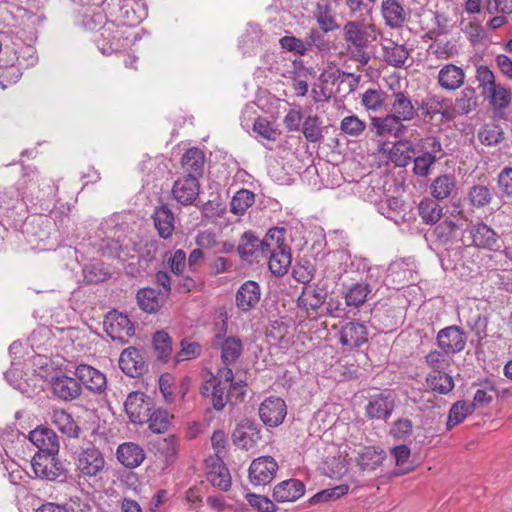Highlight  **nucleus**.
<instances>
[{"label": "nucleus", "mask_w": 512, "mask_h": 512, "mask_svg": "<svg viewBox=\"0 0 512 512\" xmlns=\"http://www.w3.org/2000/svg\"><path fill=\"white\" fill-rule=\"evenodd\" d=\"M368 340V329L365 324L350 321L345 323L339 331V342L348 349L358 348Z\"/></svg>", "instance_id": "a211bd4d"}, {"label": "nucleus", "mask_w": 512, "mask_h": 512, "mask_svg": "<svg viewBox=\"0 0 512 512\" xmlns=\"http://www.w3.org/2000/svg\"><path fill=\"white\" fill-rule=\"evenodd\" d=\"M74 374L80 381V384L93 393L101 394L107 387L106 376L90 365H78L75 368Z\"/></svg>", "instance_id": "2eb2a0df"}, {"label": "nucleus", "mask_w": 512, "mask_h": 512, "mask_svg": "<svg viewBox=\"0 0 512 512\" xmlns=\"http://www.w3.org/2000/svg\"><path fill=\"white\" fill-rule=\"evenodd\" d=\"M199 192V179L195 178V176L183 175L174 182L172 187L173 198L184 206L193 204Z\"/></svg>", "instance_id": "ddd939ff"}, {"label": "nucleus", "mask_w": 512, "mask_h": 512, "mask_svg": "<svg viewBox=\"0 0 512 512\" xmlns=\"http://www.w3.org/2000/svg\"><path fill=\"white\" fill-rule=\"evenodd\" d=\"M467 232L468 236L462 235L461 237V241L464 245H474L493 251L500 248L498 234L483 222L472 225Z\"/></svg>", "instance_id": "39448f33"}, {"label": "nucleus", "mask_w": 512, "mask_h": 512, "mask_svg": "<svg viewBox=\"0 0 512 512\" xmlns=\"http://www.w3.org/2000/svg\"><path fill=\"white\" fill-rule=\"evenodd\" d=\"M105 8L118 25L133 27L145 19L147 13L141 0H105Z\"/></svg>", "instance_id": "f03ea898"}, {"label": "nucleus", "mask_w": 512, "mask_h": 512, "mask_svg": "<svg viewBox=\"0 0 512 512\" xmlns=\"http://www.w3.org/2000/svg\"><path fill=\"white\" fill-rule=\"evenodd\" d=\"M468 199L473 207L482 208L492 201L493 193L485 185H474L469 189Z\"/></svg>", "instance_id": "6e6d98bb"}, {"label": "nucleus", "mask_w": 512, "mask_h": 512, "mask_svg": "<svg viewBox=\"0 0 512 512\" xmlns=\"http://www.w3.org/2000/svg\"><path fill=\"white\" fill-rule=\"evenodd\" d=\"M477 107L476 90L472 87H466L462 90L460 96L455 101V109L461 115H466Z\"/></svg>", "instance_id": "8fccbe9b"}, {"label": "nucleus", "mask_w": 512, "mask_h": 512, "mask_svg": "<svg viewBox=\"0 0 512 512\" xmlns=\"http://www.w3.org/2000/svg\"><path fill=\"white\" fill-rule=\"evenodd\" d=\"M137 303L147 313H156L164 305L166 296L153 288H142L137 292Z\"/></svg>", "instance_id": "7c9ffc66"}, {"label": "nucleus", "mask_w": 512, "mask_h": 512, "mask_svg": "<svg viewBox=\"0 0 512 512\" xmlns=\"http://www.w3.org/2000/svg\"><path fill=\"white\" fill-rule=\"evenodd\" d=\"M279 44L282 49L299 56H304L309 52V44L295 36H283L279 39Z\"/></svg>", "instance_id": "0e129e2a"}, {"label": "nucleus", "mask_w": 512, "mask_h": 512, "mask_svg": "<svg viewBox=\"0 0 512 512\" xmlns=\"http://www.w3.org/2000/svg\"><path fill=\"white\" fill-rule=\"evenodd\" d=\"M305 493V485L298 479H288L278 483L273 489V498L276 502H294Z\"/></svg>", "instance_id": "b1692460"}, {"label": "nucleus", "mask_w": 512, "mask_h": 512, "mask_svg": "<svg viewBox=\"0 0 512 512\" xmlns=\"http://www.w3.org/2000/svg\"><path fill=\"white\" fill-rule=\"evenodd\" d=\"M118 26L114 20L107 22L101 28L99 35L95 37L94 41L102 54L110 55L123 47L122 33Z\"/></svg>", "instance_id": "f8f14e48"}, {"label": "nucleus", "mask_w": 512, "mask_h": 512, "mask_svg": "<svg viewBox=\"0 0 512 512\" xmlns=\"http://www.w3.org/2000/svg\"><path fill=\"white\" fill-rule=\"evenodd\" d=\"M243 381H234L231 368L221 367L216 374L208 372L200 386V394L210 400L216 411H222L231 399L232 392L244 395Z\"/></svg>", "instance_id": "f257e3e1"}, {"label": "nucleus", "mask_w": 512, "mask_h": 512, "mask_svg": "<svg viewBox=\"0 0 512 512\" xmlns=\"http://www.w3.org/2000/svg\"><path fill=\"white\" fill-rule=\"evenodd\" d=\"M258 438V433L252 427H237L233 433L235 445L245 450L252 449Z\"/></svg>", "instance_id": "4d7b16f0"}, {"label": "nucleus", "mask_w": 512, "mask_h": 512, "mask_svg": "<svg viewBox=\"0 0 512 512\" xmlns=\"http://www.w3.org/2000/svg\"><path fill=\"white\" fill-rule=\"evenodd\" d=\"M482 144L493 146L499 144L504 139V132L499 125H485L478 133Z\"/></svg>", "instance_id": "e2e57ef3"}, {"label": "nucleus", "mask_w": 512, "mask_h": 512, "mask_svg": "<svg viewBox=\"0 0 512 512\" xmlns=\"http://www.w3.org/2000/svg\"><path fill=\"white\" fill-rule=\"evenodd\" d=\"M456 188L454 176L440 175L430 185V193L436 200H444L451 196Z\"/></svg>", "instance_id": "e433bc0d"}, {"label": "nucleus", "mask_w": 512, "mask_h": 512, "mask_svg": "<svg viewBox=\"0 0 512 512\" xmlns=\"http://www.w3.org/2000/svg\"><path fill=\"white\" fill-rule=\"evenodd\" d=\"M285 229L274 227L268 230L264 238L261 240V256L267 257V252L289 247L285 244Z\"/></svg>", "instance_id": "58836bf2"}, {"label": "nucleus", "mask_w": 512, "mask_h": 512, "mask_svg": "<svg viewBox=\"0 0 512 512\" xmlns=\"http://www.w3.org/2000/svg\"><path fill=\"white\" fill-rule=\"evenodd\" d=\"M392 97L391 113L404 122L413 120L418 115V109L414 107L411 99L404 92H395Z\"/></svg>", "instance_id": "c85d7f7f"}, {"label": "nucleus", "mask_w": 512, "mask_h": 512, "mask_svg": "<svg viewBox=\"0 0 512 512\" xmlns=\"http://www.w3.org/2000/svg\"><path fill=\"white\" fill-rule=\"evenodd\" d=\"M483 96L489 100L490 105L497 112L507 109L512 99L510 89L501 84H497Z\"/></svg>", "instance_id": "4c0bfd02"}, {"label": "nucleus", "mask_w": 512, "mask_h": 512, "mask_svg": "<svg viewBox=\"0 0 512 512\" xmlns=\"http://www.w3.org/2000/svg\"><path fill=\"white\" fill-rule=\"evenodd\" d=\"M387 280L396 286H405L417 280L415 265L410 260H398L388 267Z\"/></svg>", "instance_id": "aec40b11"}, {"label": "nucleus", "mask_w": 512, "mask_h": 512, "mask_svg": "<svg viewBox=\"0 0 512 512\" xmlns=\"http://www.w3.org/2000/svg\"><path fill=\"white\" fill-rule=\"evenodd\" d=\"M119 367L130 377L142 375L147 368L141 352L134 347L123 350L119 358Z\"/></svg>", "instance_id": "5701e85b"}, {"label": "nucleus", "mask_w": 512, "mask_h": 512, "mask_svg": "<svg viewBox=\"0 0 512 512\" xmlns=\"http://www.w3.org/2000/svg\"><path fill=\"white\" fill-rule=\"evenodd\" d=\"M75 465L79 481L96 479L104 470L105 459L98 448L89 445L78 453Z\"/></svg>", "instance_id": "20e7f679"}, {"label": "nucleus", "mask_w": 512, "mask_h": 512, "mask_svg": "<svg viewBox=\"0 0 512 512\" xmlns=\"http://www.w3.org/2000/svg\"><path fill=\"white\" fill-rule=\"evenodd\" d=\"M215 338L219 346L223 367L233 370L234 365L240 359L243 352L242 340L237 336L222 337L220 334H217Z\"/></svg>", "instance_id": "4468645a"}, {"label": "nucleus", "mask_w": 512, "mask_h": 512, "mask_svg": "<svg viewBox=\"0 0 512 512\" xmlns=\"http://www.w3.org/2000/svg\"><path fill=\"white\" fill-rule=\"evenodd\" d=\"M428 387L439 394L446 395L454 388L453 378L445 373H429L426 378Z\"/></svg>", "instance_id": "79ce46f5"}, {"label": "nucleus", "mask_w": 512, "mask_h": 512, "mask_svg": "<svg viewBox=\"0 0 512 512\" xmlns=\"http://www.w3.org/2000/svg\"><path fill=\"white\" fill-rule=\"evenodd\" d=\"M365 129L366 123L356 115L346 116L340 123V130L350 137H359Z\"/></svg>", "instance_id": "680f3d73"}, {"label": "nucleus", "mask_w": 512, "mask_h": 512, "mask_svg": "<svg viewBox=\"0 0 512 512\" xmlns=\"http://www.w3.org/2000/svg\"><path fill=\"white\" fill-rule=\"evenodd\" d=\"M267 257H269V269L274 275L283 276L288 272L291 266L289 247H282V249L267 252Z\"/></svg>", "instance_id": "473e14b6"}, {"label": "nucleus", "mask_w": 512, "mask_h": 512, "mask_svg": "<svg viewBox=\"0 0 512 512\" xmlns=\"http://www.w3.org/2000/svg\"><path fill=\"white\" fill-rule=\"evenodd\" d=\"M475 78L478 82V87L481 89L482 95H485L497 85L493 71L486 65H479L476 67Z\"/></svg>", "instance_id": "052dcab7"}, {"label": "nucleus", "mask_w": 512, "mask_h": 512, "mask_svg": "<svg viewBox=\"0 0 512 512\" xmlns=\"http://www.w3.org/2000/svg\"><path fill=\"white\" fill-rule=\"evenodd\" d=\"M56 454L37 452L31 461L36 477L45 480H55L62 474V465L55 458Z\"/></svg>", "instance_id": "1a4fd4ad"}, {"label": "nucleus", "mask_w": 512, "mask_h": 512, "mask_svg": "<svg viewBox=\"0 0 512 512\" xmlns=\"http://www.w3.org/2000/svg\"><path fill=\"white\" fill-rule=\"evenodd\" d=\"M124 408L132 423L144 424L147 422L149 412L153 408V402L151 398L144 393L134 391L127 396Z\"/></svg>", "instance_id": "423d86ee"}, {"label": "nucleus", "mask_w": 512, "mask_h": 512, "mask_svg": "<svg viewBox=\"0 0 512 512\" xmlns=\"http://www.w3.org/2000/svg\"><path fill=\"white\" fill-rule=\"evenodd\" d=\"M254 203V193L241 189L236 192L230 203V210L235 215H243Z\"/></svg>", "instance_id": "5fc2aeb1"}, {"label": "nucleus", "mask_w": 512, "mask_h": 512, "mask_svg": "<svg viewBox=\"0 0 512 512\" xmlns=\"http://www.w3.org/2000/svg\"><path fill=\"white\" fill-rule=\"evenodd\" d=\"M418 149L419 153L428 157H435L438 161L445 155L440 140L435 136L421 138L418 143Z\"/></svg>", "instance_id": "3c124183"}, {"label": "nucleus", "mask_w": 512, "mask_h": 512, "mask_svg": "<svg viewBox=\"0 0 512 512\" xmlns=\"http://www.w3.org/2000/svg\"><path fill=\"white\" fill-rule=\"evenodd\" d=\"M474 411V405L460 400L455 402L449 410L447 429H452L456 425L460 424L465 418Z\"/></svg>", "instance_id": "de8ad7c7"}, {"label": "nucleus", "mask_w": 512, "mask_h": 512, "mask_svg": "<svg viewBox=\"0 0 512 512\" xmlns=\"http://www.w3.org/2000/svg\"><path fill=\"white\" fill-rule=\"evenodd\" d=\"M313 16L324 33L331 32L339 28L333 9L327 1L317 3Z\"/></svg>", "instance_id": "f704fd0d"}, {"label": "nucleus", "mask_w": 512, "mask_h": 512, "mask_svg": "<svg viewBox=\"0 0 512 512\" xmlns=\"http://www.w3.org/2000/svg\"><path fill=\"white\" fill-rule=\"evenodd\" d=\"M378 211L386 218L398 223L404 211L403 201L397 197H388L380 203Z\"/></svg>", "instance_id": "864d4df0"}, {"label": "nucleus", "mask_w": 512, "mask_h": 512, "mask_svg": "<svg viewBox=\"0 0 512 512\" xmlns=\"http://www.w3.org/2000/svg\"><path fill=\"white\" fill-rule=\"evenodd\" d=\"M394 410V399L390 391L372 395L365 407L369 419L387 420Z\"/></svg>", "instance_id": "9d476101"}, {"label": "nucleus", "mask_w": 512, "mask_h": 512, "mask_svg": "<svg viewBox=\"0 0 512 512\" xmlns=\"http://www.w3.org/2000/svg\"><path fill=\"white\" fill-rule=\"evenodd\" d=\"M321 120L317 115H309L305 118L302 132L308 142L316 143L323 138Z\"/></svg>", "instance_id": "603ef678"}, {"label": "nucleus", "mask_w": 512, "mask_h": 512, "mask_svg": "<svg viewBox=\"0 0 512 512\" xmlns=\"http://www.w3.org/2000/svg\"><path fill=\"white\" fill-rule=\"evenodd\" d=\"M259 43L260 30L253 26L247 29L239 40V46L244 50V53L254 50L259 46Z\"/></svg>", "instance_id": "774afa93"}, {"label": "nucleus", "mask_w": 512, "mask_h": 512, "mask_svg": "<svg viewBox=\"0 0 512 512\" xmlns=\"http://www.w3.org/2000/svg\"><path fill=\"white\" fill-rule=\"evenodd\" d=\"M381 14L385 24L397 29L407 21V12L398 0H384L381 5Z\"/></svg>", "instance_id": "a878e982"}, {"label": "nucleus", "mask_w": 512, "mask_h": 512, "mask_svg": "<svg viewBox=\"0 0 512 512\" xmlns=\"http://www.w3.org/2000/svg\"><path fill=\"white\" fill-rule=\"evenodd\" d=\"M104 328L112 340L121 343H127L135 331L134 325L128 316L116 311L110 312L105 317Z\"/></svg>", "instance_id": "0eeeda50"}, {"label": "nucleus", "mask_w": 512, "mask_h": 512, "mask_svg": "<svg viewBox=\"0 0 512 512\" xmlns=\"http://www.w3.org/2000/svg\"><path fill=\"white\" fill-rule=\"evenodd\" d=\"M172 416L163 408H157L149 412L148 427L153 433L161 434L168 430Z\"/></svg>", "instance_id": "a18cd8bd"}, {"label": "nucleus", "mask_w": 512, "mask_h": 512, "mask_svg": "<svg viewBox=\"0 0 512 512\" xmlns=\"http://www.w3.org/2000/svg\"><path fill=\"white\" fill-rule=\"evenodd\" d=\"M287 414L286 404L279 397L265 399L259 407V416L263 423L270 427L280 425Z\"/></svg>", "instance_id": "dca6fc26"}, {"label": "nucleus", "mask_w": 512, "mask_h": 512, "mask_svg": "<svg viewBox=\"0 0 512 512\" xmlns=\"http://www.w3.org/2000/svg\"><path fill=\"white\" fill-rule=\"evenodd\" d=\"M465 73L462 68L447 64L438 73V83L445 90H456L464 84Z\"/></svg>", "instance_id": "c756f323"}, {"label": "nucleus", "mask_w": 512, "mask_h": 512, "mask_svg": "<svg viewBox=\"0 0 512 512\" xmlns=\"http://www.w3.org/2000/svg\"><path fill=\"white\" fill-rule=\"evenodd\" d=\"M208 480L214 487H217L222 491L229 490L231 486L230 473L225 466L219 465L217 468L209 472Z\"/></svg>", "instance_id": "69168bd1"}, {"label": "nucleus", "mask_w": 512, "mask_h": 512, "mask_svg": "<svg viewBox=\"0 0 512 512\" xmlns=\"http://www.w3.org/2000/svg\"><path fill=\"white\" fill-rule=\"evenodd\" d=\"M116 455L119 462L129 468L138 467L145 459V452L142 447L132 442L119 445Z\"/></svg>", "instance_id": "cd10ccee"}, {"label": "nucleus", "mask_w": 512, "mask_h": 512, "mask_svg": "<svg viewBox=\"0 0 512 512\" xmlns=\"http://www.w3.org/2000/svg\"><path fill=\"white\" fill-rule=\"evenodd\" d=\"M462 229L453 220H444L434 228V235L443 244L454 241L460 236Z\"/></svg>", "instance_id": "49530a36"}, {"label": "nucleus", "mask_w": 512, "mask_h": 512, "mask_svg": "<svg viewBox=\"0 0 512 512\" xmlns=\"http://www.w3.org/2000/svg\"><path fill=\"white\" fill-rule=\"evenodd\" d=\"M29 440L39 449L38 452L57 454L59 438L50 428L38 426L29 433Z\"/></svg>", "instance_id": "4be33fe9"}, {"label": "nucleus", "mask_w": 512, "mask_h": 512, "mask_svg": "<svg viewBox=\"0 0 512 512\" xmlns=\"http://www.w3.org/2000/svg\"><path fill=\"white\" fill-rule=\"evenodd\" d=\"M379 35L380 31L376 25L364 20L348 21L343 26L344 40L357 50L366 49Z\"/></svg>", "instance_id": "7ed1b4c3"}, {"label": "nucleus", "mask_w": 512, "mask_h": 512, "mask_svg": "<svg viewBox=\"0 0 512 512\" xmlns=\"http://www.w3.org/2000/svg\"><path fill=\"white\" fill-rule=\"evenodd\" d=\"M443 101L444 99L438 96L426 97L421 101L419 109L425 118L433 119L435 115L440 113L445 116V113L442 112Z\"/></svg>", "instance_id": "338daca9"}, {"label": "nucleus", "mask_w": 512, "mask_h": 512, "mask_svg": "<svg viewBox=\"0 0 512 512\" xmlns=\"http://www.w3.org/2000/svg\"><path fill=\"white\" fill-rule=\"evenodd\" d=\"M384 460L383 451L375 447H363L358 452L357 464L362 470H375Z\"/></svg>", "instance_id": "a19ab883"}, {"label": "nucleus", "mask_w": 512, "mask_h": 512, "mask_svg": "<svg viewBox=\"0 0 512 512\" xmlns=\"http://www.w3.org/2000/svg\"><path fill=\"white\" fill-rule=\"evenodd\" d=\"M370 292L369 284L357 282L351 285L345 292V302L347 306L359 307L365 303Z\"/></svg>", "instance_id": "09e8293b"}, {"label": "nucleus", "mask_w": 512, "mask_h": 512, "mask_svg": "<svg viewBox=\"0 0 512 512\" xmlns=\"http://www.w3.org/2000/svg\"><path fill=\"white\" fill-rule=\"evenodd\" d=\"M153 219L159 236L164 239L170 238L174 232V215L171 210L162 205L155 210Z\"/></svg>", "instance_id": "72a5a7b5"}, {"label": "nucleus", "mask_w": 512, "mask_h": 512, "mask_svg": "<svg viewBox=\"0 0 512 512\" xmlns=\"http://www.w3.org/2000/svg\"><path fill=\"white\" fill-rule=\"evenodd\" d=\"M418 211L425 224H435L440 220L443 208L435 200L425 198L419 203Z\"/></svg>", "instance_id": "c03bdc74"}, {"label": "nucleus", "mask_w": 512, "mask_h": 512, "mask_svg": "<svg viewBox=\"0 0 512 512\" xmlns=\"http://www.w3.org/2000/svg\"><path fill=\"white\" fill-rule=\"evenodd\" d=\"M52 393L63 401H73L82 392L81 384L73 377L67 375L57 376L51 381Z\"/></svg>", "instance_id": "412c9836"}, {"label": "nucleus", "mask_w": 512, "mask_h": 512, "mask_svg": "<svg viewBox=\"0 0 512 512\" xmlns=\"http://www.w3.org/2000/svg\"><path fill=\"white\" fill-rule=\"evenodd\" d=\"M328 292L318 284H308L303 287L301 295L297 299L300 308L317 310L326 301Z\"/></svg>", "instance_id": "393cba45"}, {"label": "nucleus", "mask_w": 512, "mask_h": 512, "mask_svg": "<svg viewBox=\"0 0 512 512\" xmlns=\"http://www.w3.org/2000/svg\"><path fill=\"white\" fill-rule=\"evenodd\" d=\"M261 295L260 285L256 281L247 280L236 292V307L242 312H249L258 305Z\"/></svg>", "instance_id": "6ab92c4d"}, {"label": "nucleus", "mask_w": 512, "mask_h": 512, "mask_svg": "<svg viewBox=\"0 0 512 512\" xmlns=\"http://www.w3.org/2000/svg\"><path fill=\"white\" fill-rule=\"evenodd\" d=\"M372 129L377 136L402 138L408 132V126L403 120L389 113L384 117H374L371 122Z\"/></svg>", "instance_id": "9b49d317"}, {"label": "nucleus", "mask_w": 512, "mask_h": 512, "mask_svg": "<svg viewBox=\"0 0 512 512\" xmlns=\"http://www.w3.org/2000/svg\"><path fill=\"white\" fill-rule=\"evenodd\" d=\"M467 342L466 334L458 326L441 329L437 334V343L445 354L462 351Z\"/></svg>", "instance_id": "f3484780"}, {"label": "nucleus", "mask_w": 512, "mask_h": 512, "mask_svg": "<svg viewBox=\"0 0 512 512\" xmlns=\"http://www.w3.org/2000/svg\"><path fill=\"white\" fill-rule=\"evenodd\" d=\"M349 490L348 485H338L333 488L324 489L309 499V504L314 505L318 503L328 502L330 500H336L341 496L347 494Z\"/></svg>", "instance_id": "bf43d9fd"}, {"label": "nucleus", "mask_w": 512, "mask_h": 512, "mask_svg": "<svg viewBox=\"0 0 512 512\" xmlns=\"http://www.w3.org/2000/svg\"><path fill=\"white\" fill-rule=\"evenodd\" d=\"M383 59L391 66L402 68L406 66L410 53L403 44H398L392 40H385L382 43Z\"/></svg>", "instance_id": "bb28decb"}, {"label": "nucleus", "mask_w": 512, "mask_h": 512, "mask_svg": "<svg viewBox=\"0 0 512 512\" xmlns=\"http://www.w3.org/2000/svg\"><path fill=\"white\" fill-rule=\"evenodd\" d=\"M278 470L277 462L270 456L254 459L249 467V479L255 486L270 483Z\"/></svg>", "instance_id": "6e6552de"}, {"label": "nucleus", "mask_w": 512, "mask_h": 512, "mask_svg": "<svg viewBox=\"0 0 512 512\" xmlns=\"http://www.w3.org/2000/svg\"><path fill=\"white\" fill-rule=\"evenodd\" d=\"M153 344L157 353L158 359L166 362L172 352L171 339L165 331H157L153 337Z\"/></svg>", "instance_id": "13d9d810"}, {"label": "nucleus", "mask_w": 512, "mask_h": 512, "mask_svg": "<svg viewBox=\"0 0 512 512\" xmlns=\"http://www.w3.org/2000/svg\"><path fill=\"white\" fill-rule=\"evenodd\" d=\"M204 153L198 148L188 149L182 157L181 164L186 176L199 179L204 169Z\"/></svg>", "instance_id": "2f4dec72"}, {"label": "nucleus", "mask_w": 512, "mask_h": 512, "mask_svg": "<svg viewBox=\"0 0 512 512\" xmlns=\"http://www.w3.org/2000/svg\"><path fill=\"white\" fill-rule=\"evenodd\" d=\"M261 245V240H259L252 232L247 231L242 235L237 248L239 256L243 260L249 261L251 257H257L259 254L261 255Z\"/></svg>", "instance_id": "ea45409f"}, {"label": "nucleus", "mask_w": 512, "mask_h": 512, "mask_svg": "<svg viewBox=\"0 0 512 512\" xmlns=\"http://www.w3.org/2000/svg\"><path fill=\"white\" fill-rule=\"evenodd\" d=\"M52 423L65 435L71 438L79 436L80 428L73 417L63 409H54L51 414Z\"/></svg>", "instance_id": "c9c22d12"}, {"label": "nucleus", "mask_w": 512, "mask_h": 512, "mask_svg": "<svg viewBox=\"0 0 512 512\" xmlns=\"http://www.w3.org/2000/svg\"><path fill=\"white\" fill-rule=\"evenodd\" d=\"M332 257L335 262L340 264V271L337 274L339 279H341L343 274H347L348 272L353 271V268L360 270L361 268L365 269L367 266L364 259H358L356 257L352 258L345 251H337L332 254Z\"/></svg>", "instance_id": "37998d69"}]
</instances>
